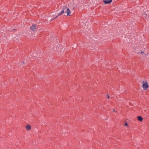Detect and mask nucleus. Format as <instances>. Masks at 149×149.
Listing matches in <instances>:
<instances>
[{
    "instance_id": "nucleus-1",
    "label": "nucleus",
    "mask_w": 149,
    "mask_h": 149,
    "mask_svg": "<svg viewBox=\"0 0 149 149\" xmlns=\"http://www.w3.org/2000/svg\"><path fill=\"white\" fill-rule=\"evenodd\" d=\"M142 87L144 90H147L149 87L148 84L146 81H143L142 82Z\"/></svg>"
},
{
    "instance_id": "nucleus-2",
    "label": "nucleus",
    "mask_w": 149,
    "mask_h": 149,
    "mask_svg": "<svg viewBox=\"0 0 149 149\" xmlns=\"http://www.w3.org/2000/svg\"><path fill=\"white\" fill-rule=\"evenodd\" d=\"M66 9V6H65L63 7V8L62 9L61 12L60 13H58L57 14V16L55 17V18L57 17L58 16H59L60 15L63 13H64L65 10Z\"/></svg>"
},
{
    "instance_id": "nucleus-3",
    "label": "nucleus",
    "mask_w": 149,
    "mask_h": 149,
    "mask_svg": "<svg viewBox=\"0 0 149 149\" xmlns=\"http://www.w3.org/2000/svg\"><path fill=\"white\" fill-rule=\"evenodd\" d=\"M65 13H66L68 16H70L71 15V12L69 8L67 9L65 11Z\"/></svg>"
},
{
    "instance_id": "nucleus-4",
    "label": "nucleus",
    "mask_w": 149,
    "mask_h": 149,
    "mask_svg": "<svg viewBox=\"0 0 149 149\" xmlns=\"http://www.w3.org/2000/svg\"><path fill=\"white\" fill-rule=\"evenodd\" d=\"M31 29L33 31H35L36 29V26L35 25H33L31 27Z\"/></svg>"
},
{
    "instance_id": "nucleus-5",
    "label": "nucleus",
    "mask_w": 149,
    "mask_h": 149,
    "mask_svg": "<svg viewBox=\"0 0 149 149\" xmlns=\"http://www.w3.org/2000/svg\"><path fill=\"white\" fill-rule=\"evenodd\" d=\"M103 1L104 3L105 4H109L111 3L112 1V0H104Z\"/></svg>"
},
{
    "instance_id": "nucleus-6",
    "label": "nucleus",
    "mask_w": 149,
    "mask_h": 149,
    "mask_svg": "<svg viewBox=\"0 0 149 149\" xmlns=\"http://www.w3.org/2000/svg\"><path fill=\"white\" fill-rule=\"evenodd\" d=\"M26 128L28 130H30L31 129V126L30 125H27L26 126Z\"/></svg>"
},
{
    "instance_id": "nucleus-7",
    "label": "nucleus",
    "mask_w": 149,
    "mask_h": 149,
    "mask_svg": "<svg viewBox=\"0 0 149 149\" xmlns=\"http://www.w3.org/2000/svg\"><path fill=\"white\" fill-rule=\"evenodd\" d=\"M138 120L140 121H142L143 120V118L140 116H139L137 117Z\"/></svg>"
},
{
    "instance_id": "nucleus-8",
    "label": "nucleus",
    "mask_w": 149,
    "mask_h": 149,
    "mask_svg": "<svg viewBox=\"0 0 149 149\" xmlns=\"http://www.w3.org/2000/svg\"><path fill=\"white\" fill-rule=\"evenodd\" d=\"M125 125V126H128V125L127 123H125V124H124Z\"/></svg>"
},
{
    "instance_id": "nucleus-9",
    "label": "nucleus",
    "mask_w": 149,
    "mask_h": 149,
    "mask_svg": "<svg viewBox=\"0 0 149 149\" xmlns=\"http://www.w3.org/2000/svg\"><path fill=\"white\" fill-rule=\"evenodd\" d=\"M52 18H53V19H54V18H56L55 17H54V15H52Z\"/></svg>"
},
{
    "instance_id": "nucleus-10",
    "label": "nucleus",
    "mask_w": 149,
    "mask_h": 149,
    "mask_svg": "<svg viewBox=\"0 0 149 149\" xmlns=\"http://www.w3.org/2000/svg\"><path fill=\"white\" fill-rule=\"evenodd\" d=\"M113 111L115 112V110H114V109H113Z\"/></svg>"
},
{
    "instance_id": "nucleus-11",
    "label": "nucleus",
    "mask_w": 149,
    "mask_h": 149,
    "mask_svg": "<svg viewBox=\"0 0 149 149\" xmlns=\"http://www.w3.org/2000/svg\"><path fill=\"white\" fill-rule=\"evenodd\" d=\"M107 98H109V97L108 95H107Z\"/></svg>"
},
{
    "instance_id": "nucleus-12",
    "label": "nucleus",
    "mask_w": 149,
    "mask_h": 149,
    "mask_svg": "<svg viewBox=\"0 0 149 149\" xmlns=\"http://www.w3.org/2000/svg\"><path fill=\"white\" fill-rule=\"evenodd\" d=\"M141 54H144L143 52H141Z\"/></svg>"
},
{
    "instance_id": "nucleus-13",
    "label": "nucleus",
    "mask_w": 149,
    "mask_h": 149,
    "mask_svg": "<svg viewBox=\"0 0 149 149\" xmlns=\"http://www.w3.org/2000/svg\"><path fill=\"white\" fill-rule=\"evenodd\" d=\"M148 58H149V57Z\"/></svg>"
}]
</instances>
